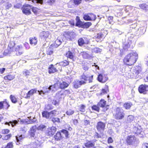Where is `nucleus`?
Wrapping results in <instances>:
<instances>
[{
  "label": "nucleus",
  "mask_w": 148,
  "mask_h": 148,
  "mask_svg": "<svg viewBox=\"0 0 148 148\" xmlns=\"http://www.w3.org/2000/svg\"><path fill=\"white\" fill-rule=\"evenodd\" d=\"M90 13L85 14H84L83 18L86 21H90Z\"/></svg>",
  "instance_id": "41"
},
{
  "label": "nucleus",
  "mask_w": 148,
  "mask_h": 148,
  "mask_svg": "<svg viewBox=\"0 0 148 148\" xmlns=\"http://www.w3.org/2000/svg\"><path fill=\"white\" fill-rule=\"evenodd\" d=\"M56 131L55 127L52 126L48 128L45 131V133L49 136H52L54 135Z\"/></svg>",
  "instance_id": "7"
},
{
  "label": "nucleus",
  "mask_w": 148,
  "mask_h": 148,
  "mask_svg": "<svg viewBox=\"0 0 148 148\" xmlns=\"http://www.w3.org/2000/svg\"><path fill=\"white\" fill-rule=\"evenodd\" d=\"M60 65L64 66L69 64V62L66 60H64L60 63Z\"/></svg>",
  "instance_id": "47"
},
{
  "label": "nucleus",
  "mask_w": 148,
  "mask_h": 148,
  "mask_svg": "<svg viewBox=\"0 0 148 148\" xmlns=\"http://www.w3.org/2000/svg\"><path fill=\"white\" fill-rule=\"evenodd\" d=\"M92 24L90 22H86V23H83L82 28H88L90 27Z\"/></svg>",
  "instance_id": "28"
},
{
  "label": "nucleus",
  "mask_w": 148,
  "mask_h": 148,
  "mask_svg": "<svg viewBox=\"0 0 148 148\" xmlns=\"http://www.w3.org/2000/svg\"><path fill=\"white\" fill-rule=\"evenodd\" d=\"M75 35V34L74 33L69 32L68 33V34L67 35L66 37L68 39L71 40L74 37Z\"/></svg>",
  "instance_id": "35"
},
{
  "label": "nucleus",
  "mask_w": 148,
  "mask_h": 148,
  "mask_svg": "<svg viewBox=\"0 0 148 148\" xmlns=\"http://www.w3.org/2000/svg\"><path fill=\"white\" fill-rule=\"evenodd\" d=\"M88 41L85 38H81L78 40V44L79 46H82L84 44H87Z\"/></svg>",
  "instance_id": "19"
},
{
  "label": "nucleus",
  "mask_w": 148,
  "mask_h": 148,
  "mask_svg": "<svg viewBox=\"0 0 148 148\" xmlns=\"http://www.w3.org/2000/svg\"><path fill=\"white\" fill-rule=\"evenodd\" d=\"M97 79L99 82L104 83L108 80V78L106 75L100 74L98 75Z\"/></svg>",
  "instance_id": "10"
},
{
  "label": "nucleus",
  "mask_w": 148,
  "mask_h": 148,
  "mask_svg": "<svg viewBox=\"0 0 148 148\" xmlns=\"http://www.w3.org/2000/svg\"><path fill=\"white\" fill-rule=\"evenodd\" d=\"M74 112V111L71 109H69L66 112V114L69 116L72 115Z\"/></svg>",
  "instance_id": "44"
},
{
  "label": "nucleus",
  "mask_w": 148,
  "mask_h": 148,
  "mask_svg": "<svg viewBox=\"0 0 148 148\" xmlns=\"http://www.w3.org/2000/svg\"><path fill=\"white\" fill-rule=\"evenodd\" d=\"M83 23V22L80 21L77 22H76V26L82 27Z\"/></svg>",
  "instance_id": "55"
},
{
  "label": "nucleus",
  "mask_w": 148,
  "mask_h": 148,
  "mask_svg": "<svg viewBox=\"0 0 148 148\" xmlns=\"http://www.w3.org/2000/svg\"><path fill=\"white\" fill-rule=\"evenodd\" d=\"M82 55L83 58L85 59H89L91 58V56L85 52H83L82 53Z\"/></svg>",
  "instance_id": "33"
},
{
  "label": "nucleus",
  "mask_w": 148,
  "mask_h": 148,
  "mask_svg": "<svg viewBox=\"0 0 148 148\" xmlns=\"http://www.w3.org/2000/svg\"><path fill=\"white\" fill-rule=\"evenodd\" d=\"M11 136V134H9L7 135H6L4 136H3L2 137V139L3 140H7L9 138H10Z\"/></svg>",
  "instance_id": "56"
},
{
  "label": "nucleus",
  "mask_w": 148,
  "mask_h": 148,
  "mask_svg": "<svg viewBox=\"0 0 148 148\" xmlns=\"http://www.w3.org/2000/svg\"><path fill=\"white\" fill-rule=\"evenodd\" d=\"M61 132L63 134H64L65 137L67 138L68 136V132L65 130H62L61 131Z\"/></svg>",
  "instance_id": "54"
},
{
  "label": "nucleus",
  "mask_w": 148,
  "mask_h": 148,
  "mask_svg": "<svg viewBox=\"0 0 148 148\" xmlns=\"http://www.w3.org/2000/svg\"><path fill=\"white\" fill-rule=\"evenodd\" d=\"M56 110H53L49 112L50 117L51 118L53 116H55L56 114Z\"/></svg>",
  "instance_id": "46"
},
{
  "label": "nucleus",
  "mask_w": 148,
  "mask_h": 148,
  "mask_svg": "<svg viewBox=\"0 0 148 148\" xmlns=\"http://www.w3.org/2000/svg\"><path fill=\"white\" fill-rule=\"evenodd\" d=\"M5 105H8L7 102L5 101H2L0 102V110L2 109L3 106Z\"/></svg>",
  "instance_id": "43"
},
{
  "label": "nucleus",
  "mask_w": 148,
  "mask_h": 148,
  "mask_svg": "<svg viewBox=\"0 0 148 148\" xmlns=\"http://www.w3.org/2000/svg\"><path fill=\"white\" fill-rule=\"evenodd\" d=\"M105 127V124L104 123L101 122H99L97 123L96 128L98 131L101 132L104 130Z\"/></svg>",
  "instance_id": "11"
},
{
  "label": "nucleus",
  "mask_w": 148,
  "mask_h": 148,
  "mask_svg": "<svg viewBox=\"0 0 148 148\" xmlns=\"http://www.w3.org/2000/svg\"><path fill=\"white\" fill-rule=\"evenodd\" d=\"M53 53V49L51 47L49 48L47 50V55H51Z\"/></svg>",
  "instance_id": "42"
},
{
  "label": "nucleus",
  "mask_w": 148,
  "mask_h": 148,
  "mask_svg": "<svg viewBox=\"0 0 148 148\" xmlns=\"http://www.w3.org/2000/svg\"><path fill=\"white\" fill-rule=\"evenodd\" d=\"M106 101L104 100L101 99L98 103V105L101 107L103 108V111H106L108 109V106H107L106 107Z\"/></svg>",
  "instance_id": "13"
},
{
  "label": "nucleus",
  "mask_w": 148,
  "mask_h": 148,
  "mask_svg": "<svg viewBox=\"0 0 148 148\" xmlns=\"http://www.w3.org/2000/svg\"><path fill=\"white\" fill-rule=\"evenodd\" d=\"M135 10V8L133 7L127 6L124 8V10L126 12H129V13L131 12L132 11L134 10Z\"/></svg>",
  "instance_id": "22"
},
{
  "label": "nucleus",
  "mask_w": 148,
  "mask_h": 148,
  "mask_svg": "<svg viewBox=\"0 0 148 148\" xmlns=\"http://www.w3.org/2000/svg\"><path fill=\"white\" fill-rule=\"evenodd\" d=\"M134 117L133 116L130 115L128 116L127 121L128 123L132 122L134 121Z\"/></svg>",
  "instance_id": "36"
},
{
  "label": "nucleus",
  "mask_w": 148,
  "mask_h": 148,
  "mask_svg": "<svg viewBox=\"0 0 148 148\" xmlns=\"http://www.w3.org/2000/svg\"><path fill=\"white\" fill-rule=\"evenodd\" d=\"M86 82L83 80H76L73 82V87L75 88H77L85 84Z\"/></svg>",
  "instance_id": "8"
},
{
  "label": "nucleus",
  "mask_w": 148,
  "mask_h": 148,
  "mask_svg": "<svg viewBox=\"0 0 148 148\" xmlns=\"http://www.w3.org/2000/svg\"><path fill=\"white\" fill-rule=\"evenodd\" d=\"M139 6L140 8L143 10H146L148 9V6L146 4L143 3L140 4Z\"/></svg>",
  "instance_id": "32"
},
{
  "label": "nucleus",
  "mask_w": 148,
  "mask_h": 148,
  "mask_svg": "<svg viewBox=\"0 0 148 148\" xmlns=\"http://www.w3.org/2000/svg\"><path fill=\"white\" fill-rule=\"evenodd\" d=\"M57 71V69L52 65L49 68V73H54Z\"/></svg>",
  "instance_id": "27"
},
{
  "label": "nucleus",
  "mask_w": 148,
  "mask_h": 148,
  "mask_svg": "<svg viewBox=\"0 0 148 148\" xmlns=\"http://www.w3.org/2000/svg\"><path fill=\"white\" fill-rule=\"evenodd\" d=\"M136 138L133 136H128L126 139V142L129 145H133L136 141Z\"/></svg>",
  "instance_id": "14"
},
{
  "label": "nucleus",
  "mask_w": 148,
  "mask_h": 148,
  "mask_svg": "<svg viewBox=\"0 0 148 148\" xmlns=\"http://www.w3.org/2000/svg\"><path fill=\"white\" fill-rule=\"evenodd\" d=\"M85 106L82 105L79 108V110L80 111L84 112L85 111Z\"/></svg>",
  "instance_id": "59"
},
{
  "label": "nucleus",
  "mask_w": 148,
  "mask_h": 148,
  "mask_svg": "<svg viewBox=\"0 0 148 148\" xmlns=\"http://www.w3.org/2000/svg\"><path fill=\"white\" fill-rule=\"evenodd\" d=\"M108 92V87L107 86H106L105 89H103L102 90V92L103 94L107 93Z\"/></svg>",
  "instance_id": "60"
},
{
  "label": "nucleus",
  "mask_w": 148,
  "mask_h": 148,
  "mask_svg": "<svg viewBox=\"0 0 148 148\" xmlns=\"http://www.w3.org/2000/svg\"><path fill=\"white\" fill-rule=\"evenodd\" d=\"M138 55L135 52L131 53L127 55L123 59L125 64L131 66L136 62L138 58Z\"/></svg>",
  "instance_id": "2"
},
{
  "label": "nucleus",
  "mask_w": 148,
  "mask_h": 148,
  "mask_svg": "<svg viewBox=\"0 0 148 148\" xmlns=\"http://www.w3.org/2000/svg\"><path fill=\"white\" fill-rule=\"evenodd\" d=\"M134 132L137 135L140 134L142 132V129L140 126L136 125L133 129Z\"/></svg>",
  "instance_id": "15"
},
{
  "label": "nucleus",
  "mask_w": 148,
  "mask_h": 148,
  "mask_svg": "<svg viewBox=\"0 0 148 148\" xmlns=\"http://www.w3.org/2000/svg\"><path fill=\"white\" fill-rule=\"evenodd\" d=\"M68 86V84L65 82H62L60 84V87L62 89L65 88Z\"/></svg>",
  "instance_id": "30"
},
{
  "label": "nucleus",
  "mask_w": 148,
  "mask_h": 148,
  "mask_svg": "<svg viewBox=\"0 0 148 148\" xmlns=\"http://www.w3.org/2000/svg\"><path fill=\"white\" fill-rule=\"evenodd\" d=\"M142 148H148V143H145L142 145Z\"/></svg>",
  "instance_id": "64"
},
{
  "label": "nucleus",
  "mask_w": 148,
  "mask_h": 148,
  "mask_svg": "<svg viewBox=\"0 0 148 148\" xmlns=\"http://www.w3.org/2000/svg\"><path fill=\"white\" fill-rule=\"evenodd\" d=\"M74 3L76 5L79 4L82 2V0H73Z\"/></svg>",
  "instance_id": "61"
},
{
  "label": "nucleus",
  "mask_w": 148,
  "mask_h": 148,
  "mask_svg": "<svg viewBox=\"0 0 148 148\" xmlns=\"http://www.w3.org/2000/svg\"><path fill=\"white\" fill-rule=\"evenodd\" d=\"M29 41L31 45L33 46L37 44V38L35 37L30 38Z\"/></svg>",
  "instance_id": "23"
},
{
  "label": "nucleus",
  "mask_w": 148,
  "mask_h": 148,
  "mask_svg": "<svg viewBox=\"0 0 148 148\" xmlns=\"http://www.w3.org/2000/svg\"><path fill=\"white\" fill-rule=\"evenodd\" d=\"M26 148H37L36 143H32L28 145L25 146Z\"/></svg>",
  "instance_id": "29"
},
{
  "label": "nucleus",
  "mask_w": 148,
  "mask_h": 148,
  "mask_svg": "<svg viewBox=\"0 0 148 148\" xmlns=\"http://www.w3.org/2000/svg\"><path fill=\"white\" fill-rule=\"evenodd\" d=\"M32 8V6L26 4L23 5V13L26 15H29L31 13V9Z\"/></svg>",
  "instance_id": "6"
},
{
  "label": "nucleus",
  "mask_w": 148,
  "mask_h": 148,
  "mask_svg": "<svg viewBox=\"0 0 148 148\" xmlns=\"http://www.w3.org/2000/svg\"><path fill=\"white\" fill-rule=\"evenodd\" d=\"M14 75H9L7 76H5L4 77V79L5 80H11L13 79L14 78Z\"/></svg>",
  "instance_id": "31"
},
{
  "label": "nucleus",
  "mask_w": 148,
  "mask_h": 148,
  "mask_svg": "<svg viewBox=\"0 0 148 148\" xmlns=\"http://www.w3.org/2000/svg\"><path fill=\"white\" fill-rule=\"evenodd\" d=\"M24 137L22 135H21L18 136H16V140L17 142H18L20 140H21Z\"/></svg>",
  "instance_id": "58"
},
{
  "label": "nucleus",
  "mask_w": 148,
  "mask_h": 148,
  "mask_svg": "<svg viewBox=\"0 0 148 148\" xmlns=\"http://www.w3.org/2000/svg\"><path fill=\"white\" fill-rule=\"evenodd\" d=\"M46 126L43 125H41L38 127L37 129L38 130L41 131H43L45 129Z\"/></svg>",
  "instance_id": "45"
},
{
  "label": "nucleus",
  "mask_w": 148,
  "mask_h": 148,
  "mask_svg": "<svg viewBox=\"0 0 148 148\" xmlns=\"http://www.w3.org/2000/svg\"><path fill=\"white\" fill-rule=\"evenodd\" d=\"M61 42H62L60 40L58 39L56 40L55 41V44L57 47L60 45L61 44Z\"/></svg>",
  "instance_id": "57"
},
{
  "label": "nucleus",
  "mask_w": 148,
  "mask_h": 148,
  "mask_svg": "<svg viewBox=\"0 0 148 148\" xmlns=\"http://www.w3.org/2000/svg\"><path fill=\"white\" fill-rule=\"evenodd\" d=\"M138 90L140 93L146 94L145 85L142 84L138 88Z\"/></svg>",
  "instance_id": "17"
},
{
  "label": "nucleus",
  "mask_w": 148,
  "mask_h": 148,
  "mask_svg": "<svg viewBox=\"0 0 148 148\" xmlns=\"http://www.w3.org/2000/svg\"><path fill=\"white\" fill-rule=\"evenodd\" d=\"M59 88L58 83L54 84L53 85L50 86L49 87L47 86L43 87V90L40 91L38 90V92L39 94L42 95L50 93L51 91L52 92H54L56 91Z\"/></svg>",
  "instance_id": "3"
},
{
  "label": "nucleus",
  "mask_w": 148,
  "mask_h": 148,
  "mask_svg": "<svg viewBox=\"0 0 148 148\" xmlns=\"http://www.w3.org/2000/svg\"><path fill=\"white\" fill-rule=\"evenodd\" d=\"M13 52H15L17 56L20 55L24 52L23 48L21 45L16 46L15 44L12 43Z\"/></svg>",
  "instance_id": "4"
},
{
  "label": "nucleus",
  "mask_w": 148,
  "mask_h": 148,
  "mask_svg": "<svg viewBox=\"0 0 148 148\" xmlns=\"http://www.w3.org/2000/svg\"><path fill=\"white\" fill-rule=\"evenodd\" d=\"M37 119L36 118L34 117L33 119L31 118V116L28 117L27 119H19L18 121L14 120L12 121H10L9 123L6 122L5 124L10 125V124L12 127H13L16 124L19 123L20 124H32L36 122Z\"/></svg>",
  "instance_id": "1"
},
{
  "label": "nucleus",
  "mask_w": 148,
  "mask_h": 148,
  "mask_svg": "<svg viewBox=\"0 0 148 148\" xmlns=\"http://www.w3.org/2000/svg\"><path fill=\"white\" fill-rule=\"evenodd\" d=\"M63 136V135H62L60 132H58L54 136V138L57 140H59L61 139Z\"/></svg>",
  "instance_id": "25"
},
{
  "label": "nucleus",
  "mask_w": 148,
  "mask_h": 148,
  "mask_svg": "<svg viewBox=\"0 0 148 148\" xmlns=\"http://www.w3.org/2000/svg\"><path fill=\"white\" fill-rule=\"evenodd\" d=\"M138 30L139 31L140 34H143L145 32V28L144 27H140L138 29Z\"/></svg>",
  "instance_id": "39"
},
{
  "label": "nucleus",
  "mask_w": 148,
  "mask_h": 148,
  "mask_svg": "<svg viewBox=\"0 0 148 148\" xmlns=\"http://www.w3.org/2000/svg\"><path fill=\"white\" fill-rule=\"evenodd\" d=\"M51 121L53 122H58L59 123L60 122V119L59 118H58L53 117L51 119Z\"/></svg>",
  "instance_id": "52"
},
{
  "label": "nucleus",
  "mask_w": 148,
  "mask_h": 148,
  "mask_svg": "<svg viewBox=\"0 0 148 148\" xmlns=\"http://www.w3.org/2000/svg\"><path fill=\"white\" fill-rule=\"evenodd\" d=\"M93 76L92 75L91 76H88V75H86L84 73L81 76V79H82L84 80V81L86 82L88 81L89 83L91 82H92L93 80Z\"/></svg>",
  "instance_id": "12"
},
{
  "label": "nucleus",
  "mask_w": 148,
  "mask_h": 148,
  "mask_svg": "<svg viewBox=\"0 0 148 148\" xmlns=\"http://www.w3.org/2000/svg\"><path fill=\"white\" fill-rule=\"evenodd\" d=\"M132 106V104L130 102H126L123 105V107L127 110L129 109Z\"/></svg>",
  "instance_id": "26"
},
{
  "label": "nucleus",
  "mask_w": 148,
  "mask_h": 148,
  "mask_svg": "<svg viewBox=\"0 0 148 148\" xmlns=\"http://www.w3.org/2000/svg\"><path fill=\"white\" fill-rule=\"evenodd\" d=\"M92 108L93 110L98 112L99 110V107L97 106L94 105L92 107Z\"/></svg>",
  "instance_id": "53"
},
{
  "label": "nucleus",
  "mask_w": 148,
  "mask_h": 148,
  "mask_svg": "<svg viewBox=\"0 0 148 148\" xmlns=\"http://www.w3.org/2000/svg\"><path fill=\"white\" fill-rule=\"evenodd\" d=\"M42 116L43 117L47 119H49L50 118L49 112H48L47 111L43 112H42Z\"/></svg>",
  "instance_id": "38"
},
{
  "label": "nucleus",
  "mask_w": 148,
  "mask_h": 148,
  "mask_svg": "<svg viewBox=\"0 0 148 148\" xmlns=\"http://www.w3.org/2000/svg\"><path fill=\"white\" fill-rule=\"evenodd\" d=\"M131 43L132 42L130 40H128L127 42L123 43V49L125 50H127L130 47Z\"/></svg>",
  "instance_id": "18"
},
{
  "label": "nucleus",
  "mask_w": 148,
  "mask_h": 148,
  "mask_svg": "<svg viewBox=\"0 0 148 148\" xmlns=\"http://www.w3.org/2000/svg\"><path fill=\"white\" fill-rule=\"evenodd\" d=\"M94 138H99L101 137V136L97 132H95L94 135Z\"/></svg>",
  "instance_id": "63"
},
{
  "label": "nucleus",
  "mask_w": 148,
  "mask_h": 148,
  "mask_svg": "<svg viewBox=\"0 0 148 148\" xmlns=\"http://www.w3.org/2000/svg\"><path fill=\"white\" fill-rule=\"evenodd\" d=\"M107 34V31H106V32L104 34H103L102 32L98 33L96 35V37L98 39H100L101 38H104Z\"/></svg>",
  "instance_id": "21"
},
{
  "label": "nucleus",
  "mask_w": 148,
  "mask_h": 148,
  "mask_svg": "<svg viewBox=\"0 0 148 148\" xmlns=\"http://www.w3.org/2000/svg\"><path fill=\"white\" fill-rule=\"evenodd\" d=\"M22 6V4L20 3H18L14 5V7L16 8H20Z\"/></svg>",
  "instance_id": "62"
},
{
  "label": "nucleus",
  "mask_w": 148,
  "mask_h": 148,
  "mask_svg": "<svg viewBox=\"0 0 148 148\" xmlns=\"http://www.w3.org/2000/svg\"><path fill=\"white\" fill-rule=\"evenodd\" d=\"M13 50L12 43H11L8 45L7 49L4 51V55L5 56L8 55L13 52Z\"/></svg>",
  "instance_id": "9"
},
{
  "label": "nucleus",
  "mask_w": 148,
  "mask_h": 148,
  "mask_svg": "<svg viewBox=\"0 0 148 148\" xmlns=\"http://www.w3.org/2000/svg\"><path fill=\"white\" fill-rule=\"evenodd\" d=\"M13 147L12 143V142L8 143L7 145L5 147V148H12Z\"/></svg>",
  "instance_id": "49"
},
{
  "label": "nucleus",
  "mask_w": 148,
  "mask_h": 148,
  "mask_svg": "<svg viewBox=\"0 0 148 148\" xmlns=\"http://www.w3.org/2000/svg\"><path fill=\"white\" fill-rule=\"evenodd\" d=\"M37 91V90L36 88L31 89L28 92L25 98L28 99H29L31 96L34 93H36Z\"/></svg>",
  "instance_id": "16"
},
{
  "label": "nucleus",
  "mask_w": 148,
  "mask_h": 148,
  "mask_svg": "<svg viewBox=\"0 0 148 148\" xmlns=\"http://www.w3.org/2000/svg\"><path fill=\"white\" fill-rule=\"evenodd\" d=\"M49 35V33L48 32L43 31L40 33V36L42 38H47Z\"/></svg>",
  "instance_id": "24"
},
{
  "label": "nucleus",
  "mask_w": 148,
  "mask_h": 148,
  "mask_svg": "<svg viewBox=\"0 0 148 148\" xmlns=\"http://www.w3.org/2000/svg\"><path fill=\"white\" fill-rule=\"evenodd\" d=\"M101 50L98 48H95L92 49V51L96 53H98L101 52Z\"/></svg>",
  "instance_id": "50"
},
{
  "label": "nucleus",
  "mask_w": 148,
  "mask_h": 148,
  "mask_svg": "<svg viewBox=\"0 0 148 148\" xmlns=\"http://www.w3.org/2000/svg\"><path fill=\"white\" fill-rule=\"evenodd\" d=\"M36 125L33 126L30 129L29 133L31 136L34 137L36 131Z\"/></svg>",
  "instance_id": "20"
},
{
  "label": "nucleus",
  "mask_w": 148,
  "mask_h": 148,
  "mask_svg": "<svg viewBox=\"0 0 148 148\" xmlns=\"http://www.w3.org/2000/svg\"><path fill=\"white\" fill-rule=\"evenodd\" d=\"M115 117L117 119H123L125 116L124 111L121 108H117L115 110Z\"/></svg>",
  "instance_id": "5"
},
{
  "label": "nucleus",
  "mask_w": 148,
  "mask_h": 148,
  "mask_svg": "<svg viewBox=\"0 0 148 148\" xmlns=\"http://www.w3.org/2000/svg\"><path fill=\"white\" fill-rule=\"evenodd\" d=\"M55 2V0H48L45 3L48 5H52Z\"/></svg>",
  "instance_id": "48"
},
{
  "label": "nucleus",
  "mask_w": 148,
  "mask_h": 148,
  "mask_svg": "<svg viewBox=\"0 0 148 148\" xmlns=\"http://www.w3.org/2000/svg\"><path fill=\"white\" fill-rule=\"evenodd\" d=\"M10 98L12 102L14 103H16L17 101V98L14 95H11L10 96Z\"/></svg>",
  "instance_id": "37"
},
{
  "label": "nucleus",
  "mask_w": 148,
  "mask_h": 148,
  "mask_svg": "<svg viewBox=\"0 0 148 148\" xmlns=\"http://www.w3.org/2000/svg\"><path fill=\"white\" fill-rule=\"evenodd\" d=\"M90 20H92L94 21L96 19V16L94 14H92V13H90Z\"/></svg>",
  "instance_id": "51"
},
{
  "label": "nucleus",
  "mask_w": 148,
  "mask_h": 148,
  "mask_svg": "<svg viewBox=\"0 0 148 148\" xmlns=\"http://www.w3.org/2000/svg\"><path fill=\"white\" fill-rule=\"evenodd\" d=\"M66 56L67 57L73 60V55L71 51H69L67 52L66 54Z\"/></svg>",
  "instance_id": "40"
},
{
  "label": "nucleus",
  "mask_w": 148,
  "mask_h": 148,
  "mask_svg": "<svg viewBox=\"0 0 148 148\" xmlns=\"http://www.w3.org/2000/svg\"><path fill=\"white\" fill-rule=\"evenodd\" d=\"M95 144L94 143H92L91 141H89L85 144V146L87 147H92L94 146Z\"/></svg>",
  "instance_id": "34"
}]
</instances>
